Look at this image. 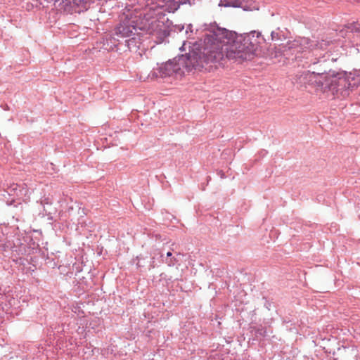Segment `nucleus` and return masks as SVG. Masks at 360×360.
<instances>
[{"label": "nucleus", "instance_id": "nucleus-3", "mask_svg": "<svg viewBox=\"0 0 360 360\" xmlns=\"http://www.w3.org/2000/svg\"><path fill=\"white\" fill-rule=\"evenodd\" d=\"M317 75L316 82L318 85L324 91H330L333 95L347 96L354 90L352 72H323L317 73Z\"/></svg>", "mask_w": 360, "mask_h": 360}, {"label": "nucleus", "instance_id": "nucleus-2", "mask_svg": "<svg viewBox=\"0 0 360 360\" xmlns=\"http://www.w3.org/2000/svg\"><path fill=\"white\" fill-rule=\"evenodd\" d=\"M172 25L163 11L150 8L140 14L138 26L139 30L162 41L169 35Z\"/></svg>", "mask_w": 360, "mask_h": 360}, {"label": "nucleus", "instance_id": "nucleus-7", "mask_svg": "<svg viewBox=\"0 0 360 360\" xmlns=\"http://www.w3.org/2000/svg\"><path fill=\"white\" fill-rule=\"evenodd\" d=\"M161 2L162 4H160L159 8L155 9L164 10L169 13H174L181 5L179 0H161Z\"/></svg>", "mask_w": 360, "mask_h": 360}, {"label": "nucleus", "instance_id": "nucleus-6", "mask_svg": "<svg viewBox=\"0 0 360 360\" xmlns=\"http://www.w3.org/2000/svg\"><path fill=\"white\" fill-rule=\"evenodd\" d=\"M93 0H63L59 4L60 9L67 13H80L86 11Z\"/></svg>", "mask_w": 360, "mask_h": 360}, {"label": "nucleus", "instance_id": "nucleus-10", "mask_svg": "<svg viewBox=\"0 0 360 360\" xmlns=\"http://www.w3.org/2000/svg\"><path fill=\"white\" fill-rule=\"evenodd\" d=\"M354 89L360 87V71L352 72Z\"/></svg>", "mask_w": 360, "mask_h": 360}, {"label": "nucleus", "instance_id": "nucleus-16", "mask_svg": "<svg viewBox=\"0 0 360 360\" xmlns=\"http://www.w3.org/2000/svg\"><path fill=\"white\" fill-rule=\"evenodd\" d=\"M137 259L139 260L136 264L138 267H143L146 266V262H145L144 259H143V261H141V258L140 257H137Z\"/></svg>", "mask_w": 360, "mask_h": 360}, {"label": "nucleus", "instance_id": "nucleus-8", "mask_svg": "<svg viewBox=\"0 0 360 360\" xmlns=\"http://www.w3.org/2000/svg\"><path fill=\"white\" fill-rule=\"evenodd\" d=\"M125 46L128 48L130 51H136L140 48L141 42L140 39L136 37H133L129 39L124 41Z\"/></svg>", "mask_w": 360, "mask_h": 360}, {"label": "nucleus", "instance_id": "nucleus-17", "mask_svg": "<svg viewBox=\"0 0 360 360\" xmlns=\"http://www.w3.org/2000/svg\"><path fill=\"white\" fill-rule=\"evenodd\" d=\"M191 25H189L187 27V30L186 31V33L188 34V30H190L191 32H192V30H191Z\"/></svg>", "mask_w": 360, "mask_h": 360}, {"label": "nucleus", "instance_id": "nucleus-5", "mask_svg": "<svg viewBox=\"0 0 360 360\" xmlns=\"http://www.w3.org/2000/svg\"><path fill=\"white\" fill-rule=\"evenodd\" d=\"M135 23L132 19L126 18L121 21L115 28L113 38L115 40L120 41V38L130 37L135 34V32L139 29V20Z\"/></svg>", "mask_w": 360, "mask_h": 360}, {"label": "nucleus", "instance_id": "nucleus-11", "mask_svg": "<svg viewBox=\"0 0 360 360\" xmlns=\"http://www.w3.org/2000/svg\"><path fill=\"white\" fill-rule=\"evenodd\" d=\"M165 263L169 266H174L176 264V259L172 257V253L171 252H168L167 253Z\"/></svg>", "mask_w": 360, "mask_h": 360}, {"label": "nucleus", "instance_id": "nucleus-4", "mask_svg": "<svg viewBox=\"0 0 360 360\" xmlns=\"http://www.w3.org/2000/svg\"><path fill=\"white\" fill-rule=\"evenodd\" d=\"M328 41L322 40L321 41H311L308 38H301L294 41H288L286 44L282 46V51L285 57L290 55H295V59L299 60L302 58L304 53V56L310 54V51L316 49H326L328 46Z\"/></svg>", "mask_w": 360, "mask_h": 360}, {"label": "nucleus", "instance_id": "nucleus-15", "mask_svg": "<svg viewBox=\"0 0 360 360\" xmlns=\"http://www.w3.org/2000/svg\"><path fill=\"white\" fill-rule=\"evenodd\" d=\"M256 333L259 335L260 336H263L264 337V336H266V330L264 328L261 327V328H259L257 329Z\"/></svg>", "mask_w": 360, "mask_h": 360}, {"label": "nucleus", "instance_id": "nucleus-13", "mask_svg": "<svg viewBox=\"0 0 360 360\" xmlns=\"http://www.w3.org/2000/svg\"><path fill=\"white\" fill-rule=\"evenodd\" d=\"M202 0H179L181 5H189L190 6H193L198 4Z\"/></svg>", "mask_w": 360, "mask_h": 360}, {"label": "nucleus", "instance_id": "nucleus-12", "mask_svg": "<svg viewBox=\"0 0 360 360\" xmlns=\"http://www.w3.org/2000/svg\"><path fill=\"white\" fill-rule=\"evenodd\" d=\"M242 1L240 0H228L225 6L232 7H240L242 6Z\"/></svg>", "mask_w": 360, "mask_h": 360}, {"label": "nucleus", "instance_id": "nucleus-1", "mask_svg": "<svg viewBox=\"0 0 360 360\" xmlns=\"http://www.w3.org/2000/svg\"><path fill=\"white\" fill-rule=\"evenodd\" d=\"M256 32L238 35L235 32L210 25L203 41H184L181 51L188 53L169 60L153 70L156 77L181 78L193 70L210 71L212 63L226 56L229 60H250L259 47Z\"/></svg>", "mask_w": 360, "mask_h": 360}, {"label": "nucleus", "instance_id": "nucleus-9", "mask_svg": "<svg viewBox=\"0 0 360 360\" xmlns=\"http://www.w3.org/2000/svg\"><path fill=\"white\" fill-rule=\"evenodd\" d=\"M309 75V72H307V71H303L302 72H299L293 78V82L300 84L301 86L302 84H305L308 81Z\"/></svg>", "mask_w": 360, "mask_h": 360}, {"label": "nucleus", "instance_id": "nucleus-14", "mask_svg": "<svg viewBox=\"0 0 360 360\" xmlns=\"http://www.w3.org/2000/svg\"><path fill=\"white\" fill-rule=\"evenodd\" d=\"M271 39L274 41L280 39V33L277 31H272L271 32Z\"/></svg>", "mask_w": 360, "mask_h": 360}]
</instances>
